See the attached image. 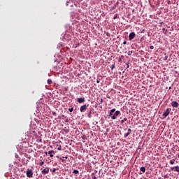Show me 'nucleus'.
<instances>
[{
  "instance_id": "f257e3e1",
  "label": "nucleus",
  "mask_w": 179,
  "mask_h": 179,
  "mask_svg": "<svg viewBox=\"0 0 179 179\" xmlns=\"http://www.w3.org/2000/svg\"><path fill=\"white\" fill-rule=\"evenodd\" d=\"M27 177L28 178H33V169H28L27 171Z\"/></svg>"
},
{
  "instance_id": "f03ea898",
  "label": "nucleus",
  "mask_w": 179,
  "mask_h": 179,
  "mask_svg": "<svg viewBox=\"0 0 179 179\" xmlns=\"http://www.w3.org/2000/svg\"><path fill=\"white\" fill-rule=\"evenodd\" d=\"M170 113H171V108H168L166 112L163 113V117H164V118H166L169 116V114H170Z\"/></svg>"
},
{
  "instance_id": "7ed1b4c3",
  "label": "nucleus",
  "mask_w": 179,
  "mask_h": 179,
  "mask_svg": "<svg viewBox=\"0 0 179 179\" xmlns=\"http://www.w3.org/2000/svg\"><path fill=\"white\" fill-rule=\"evenodd\" d=\"M87 110V105L85 104L80 106V113H85Z\"/></svg>"
},
{
  "instance_id": "20e7f679",
  "label": "nucleus",
  "mask_w": 179,
  "mask_h": 179,
  "mask_svg": "<svg viewBox=\"0 0 179 179\" xmlns=\"http://www.w3.org/2000/svg\"><path fill=\"white\" fill-rule=\"evenodd\" d=\"M136 36V34H135V32H131L129 35V40L132 41L135 38Z\"/></svg>"
},
{
  "instance_id": "39448f33",
  "label": "nucleus",
  "mask_w": 179,
  "mask_h": 179,
  "mask_svg": "<svg viewBox=\"0 0 179 179\" xmlns=\"http://www.w3.org/2000/svg\"><path fill=\"white\" fill-rule=\"evenodd\" d=\"M121 114V112H120V110H117L115 114L111 117L112 120H116L117 117H118V115Z\"/></svg>"
},
{
  "instance_id": "423d86ee",
  "label": "nucleus",
  "mask_w": 179,
  "mask_h": 179,
  "mask_svg": "<svg viewBox=\"0 0 179 179\" xmlns=\"http://www.w3.org/2000/svg\"><path fill=\"white\" fill-rule=\"evenodd\" d=\"M171 106H172V107H173L174 108H178V106H179V103H177V101H172L171 103Z\"/></svg>"
},
{
  "instance_id": "0eeeda50",
  "label": "nucleus",
  "mask_w": 179,
  "mask_h": 179,
  "mask_svg": "<svg viewBox=\"0 0 179 179\" xmlns=\"http://www.w3.org/2000/svg\"><path fill=\"white\" fill-rule=\"evenodd\" d=\"M50 173V168L47 167L42 171V174H48Z\"/></svg>"
},
{
  "instance_id": "6e6552de",
  "label": "nucleus",
  "mask_w": 179,
  "mask_h": 179,
  "mask_svg": "<svg viewBox=\"0 0 179 179\" xmlns=\"http://www.w3.org/2000/svg\"><path fill=\"white\" fill-rule=\"evenodd\" d=\"M78 103H80V104H82V103H85V98H78L77 99Z\"/></svg>"
},
{
  "instance_id": "1a4fd4ad",
  "label": "nucleus",
  "mask_w": 179,
  "mask_h": 179,
  "mask_svg": "<svg viewBox=\"0 0 179 179\" xmlns=\"http://www.w3.org/2000/svg\"><path fill=\"white\" fill-rule=\"evenodd\" d=\"M48 155H50V157H54V155H55V152L54 150H50L48 152Z\"/></svg>"
},
{
  "instance_id": "9d476101",
  "label": "nucleus",
  "mask_w": 179,
  "mask_h": 179,
  "mask_svg": "<svg viewBox=\"0 0 179 179\" xmlns=\"http://www.w3.org/2000/svg\"><path fill=\"white\" fill-rule=\"evenodd\" d=\"M141 171H142V173H145L146 171V168H145L144 166L141 167L140 169Z\"/></svg>"
},
{
  "instance_id": "9b49d317",
  "label": "nucleus",
  "mask_w": 179,
  "mask_h": 179,
  "mask_svg": "<svg viewBox=\"0 0 179 179\" xmlns=\"http://www.w3.org/2000/svg\"><path fill=\"white\" fill-rule=\"evenodd\" d=\"M73 174H75L76 176H77V174H79V171L75 169L73 171Z\"/></svg>"
},
{
  "instance_id": "f8f14e48",
  "label": "nucleus",
  "mask_w": 179,
  "mask_h": 179,
  "mask_svg": "<svg viewBox=\"0 0 179 179\" xmlns=\"http://www.w3.org/2000/svg\"><path fill=\"white\" fill-rule=\"evenodd\" d=\"M127 117H124L123 120H122L121 121H120V122H121V124H124V122H125V121H127Z\"/></svg>"
},
{
  "instance_id": "ddd939ff",
  "label": "nucleus",
  "mask_w": 179,
  "mask_h": 179,
  "mask_svg": "<svg viewBox=\"0 0 179 179\" xmlns=\"http://www.w3.org/2000/svg\"><path fill=\"white\" fill-rule=\"evenodd\" d=\"M129 135H131V132H127V134H124V138L128 137Z\"/></svg>"
},
{
  "instance_id": "4468645a",
  "label": "nucleus",
  "mask_w": 179,
  "mask_h": 179,
  "mask_svg": "<svg viewBox=\"0 0 179 179\" xmlns=\"http://www.w3.org/2000/svg\"><path fill=\"white\" fill-rule=\"evenodd\" d=\"M175 162H176V159H173L171 160L170 161V164H174Z\"/></svg>"
},
{
  "instance_id": "2eb2a0df",
  "label": "nucleus",
  "mask_w": 179,
  "mask_h": 179,
  "mask_svg": "<svg viewBox=\"0 0 179 179\" xmlns=\"http://www.w3.org/2000/svg\"><path fill=\"white\" fill-rule=\"evenodd\" d=\"M175 171H177L178 173H179V166H175Z\"/></svg>"
},
{
  "instance_id": "dca6fc26",
  "label": "nucleus",
  "mask_w": 179,
  "mask_h": 179,
  "mask_svg": "<svg viewBox=\"0 0 179 179\" xmlns=\"http://www.w3.org/2000/svg\"><path fill=\"white\" fill-rule=\"evenodd\" d=\"M52 83V80L51 79L48 80V84L51 85Z\"/></svg>"
},
{
  "instance_id": "f3484780",
  "label": "nucleus",
  "mask_w": 179,
  "mask_h": 179,
  "mask_svg": "<svg viewBox=\"0 0 179 179\" xmlns=\"http://www.w3.org/2000/svg\"><path fill=\"white\" fill-rule=\"evenodd\" d=\"M92 179H97V177H96V176H94V173H92Z\"/></svg>"
},
{
  "instance_id": "a211bd4d",
  "label": "nucleus",
  "mask_w": 179,
  "mask_h": 179,
  "mask_svg": "<svg viewBox=\"0 0 179 179\" xmlns=\"http://www.w3.org/2000/svg\"><path fill=\"white\" fill-rule=\"evenodd\" d=\"M171 170L172 171H176V166L171 167Z\"/></svg>"
},
{
  "instance_id": "6ab92c4d",
  "label": "nucleus",
  "mask_w": 179,
  "mask_h": 179,
  "mask_svg": "<svg viewBox=\"0 0 179 179\" xmlns=\"http://www.w3.org/2000/svg\"><path fill=\"white\" fill-rule=\"evenodd\" d=\"M110 113H112L113 114V113H115V108L110 110Z\"/></svg>"
},
{
  "instance_id": "aec40b11",
  "label": "nucleus",
  "mask_w": 179,
  "mask_h": 179,
  "mask_svg": "<svg viewBox=\"0 0 179 179\" xmlns=\"http://www.w3.org/2000/svg\"><path fill=\"white\" fill-rule=\"evenodd\" d=\"M69 111L70 113H72V111H73V108H69Z\"/></svg>"
},
{
  "instance_id": "412c9836",
  "label": "nucleus",
  "mask_w": 179,
  "mask_h": 179,
  "mask_svg": "<svg viewBox=\"0 0 179 179\" xmlns=\"http://www.w3.org/2000/svg\"><path fill=\"white\" fill-rule=\"evenodd\" d=\"M62 147L61 145L59 146V148H57V150H62Z\"/></svg>"
},
{
  "instance_id": "4be33fe9",
  "label": "nucleus",
  "mask_w": 179,
  "mask_h": 179,
  "mask_svg": "<svg viewBox=\"0 0 179 179\" xmlns=\"http://www.w3.org/2000/svg\"><path fill=\"white\" fill-rule=\"evenodd\" d=\"M91 114H92V111H90V112H89V113H88V117H89V118H90V117H91V116H90V115H91Z\"/></svg>"
},
{
  "instance_id": "5701e85b",
  "label": "nucleus",
  "mask_w": 179,
  "mask_h": 179,
  "mask_svg": "<svg viewBox=\"0 0 179 179\" xmlns=\"http://www.w3.org/2000/svg\"><path fill=\"white\" fill-rule=\"evenodd\" d=\"M114 68H115V64H113V65L111 66V69H114Z\"/></svg>"
},
{
  "instance_id": "b1692460",
  "label": "nucleus",
  "mask_w": 179,
  "mask_h": 179,
  "mask_svg": "<svg viewBox=\"0 0 179 179\" xmlns=\"http://www.w3.org/2000/svg\"><path fill=\"white\" fill-rule=\"evenodd\" d=\"M150 50H153V49L155 48V46L151 45V46L150 47Z\"/></svg>"
},
{
  "instance_id": "393cba45",
  "label": "nucleus",
  "mask_w": 179,
  "mask_h": 179,
  "mask_svg": "<svg viewBox=\"0 0 179 179\" xmlns=\"http://www.w3.org/2000/svg\"><path fill=\"white\" fill-rule=\"evenodd\" d=\"M113 113H111V112H110V113H109V117H113Z\"/></svg>"
},
{
  "instance_id": "a878e982",
  "label": "nucleus",
  "mask_w": 179,
  "mask_h": 179,
  "mask_svg": "<svg viewBox=\"0 0 179 179\" xmlns=\"http://www.w3.org/2000/svg\"><path fill=\"white\" fill-rule=\"evenodd\" d=\"M43 164H44V162H41L39 164L40 166H43Z\"/></svg>"
},
{
  "instance_id": "bb28decb",
  "label": "nucleus",
  "mask_w": 179,
  "mask_h": 179,
  "mask_svg": "<svg viewBox=\"0 0 179 179\" xmlns=\"http://www.w3.org/2000/svg\"><path fill=\"white\" fill-rule=\"evenodd\" d=\"M55 171H57V169L55 168H54L52 170V173H55Z\"/></svg>"
},
{
  "instance_id": "cd10ccee",
  "label": "nucleus",
  "mask_w": 179,
  "mask_h": 179,
  "mask_svg": "<svg viewBox=\"0 0 179 179\" xmlns=\"http://www.w3.org/2000/svg\"><path fill=\"white\" fill-rule=\"evenodd\" d=\"M128 132H130L131 134V132H132V130L131 129H128Z\"/></svg>"
},
{
  "instance_id": "c85d7f7f",
  "label": "nucleus",
  "mask_w": 179,
  "mask_h": 179,
  "mask_svg": "<svg viewBox=\"0 0 179 179\" xmlns=\"http://www.w3.org/2000/svg\"><path fill=\"white\" fill-rule=\"evenodd\" d=\"M96 83H100V80H96Z\"/></svg>"
},
{
  "instance_id": "c756f323",
  "label": "nucleus",
  "mask_w": 179,
  "mask_h": 179,
  "mask_svg": "<svg viewBox=\"0 0 179 179\" xmlns=\"http://www.w3.org/2000/svg\"><path fill=\"white\" fill-rule=\"evenodd\" d=\"M132 54V52H129V55H131Z\"/></svg>"
},
{
  "instance_id": "7c9ffc66",
  "label": "nucleus",
  "mask_w": 179,
  "mask_h": 179,
  "mask_svg": "<svg viewBox=\"0 0 179 179\" xmlns=\"http://www.w3.org/2000/svg\"><path fill=\"white\" fill-rule=\"evenodd\" d=\"M123 44H124V45L127 44V41H124Z\"/></svg>"
},
{
  "instance_id": "2f4dec72",
  "label": "nucleus",
  "mask_w": 179,
  "mask_h": 179,
  "mask_svg": "<svg viewBox=\"0 0 179 179\" xmlns=\"http://www.w3.org/2000/svg\"><path fill=\"white\" fill-rule=\"evenodd\" d=\"M63 159H68V157H63Z\"/></svg>"
},
{
  "instance_id": "473e14b6",
  "label": "nucleus",
  "mask_w": 179,
  "mask_h": 179,
  "mask_svg": "<svg viewBox=\"0 0 179 179\" xmlns=\"http://www.w3.org/2000/svg\"><path fill=\"white\" fill-rule=\"evenodd\" d=\"M62 162H65V160L64 159H62Z\"/></svg>"
},
{
  "instance_id": "72a5a7b5",
  "label": "nucleus",
  "mask_w": 179,
  "mask_h": 179,
  "mask_svg": "<svg viewBox=\"0 0 179 179\" xmlns=\"http://www.w3.org/2000/svg\"><path fill=\"white\" fill-rule=\"evenodd\" d=\"M167 59V56L165 57V60Z\"/></svg>"
},
{
  "instance_id": "f704fd0d",
  "label": "nucleus",
  "mask_w": 179,
  "mask_h": 179,
  "mask_svg": "<svg viewBox=\"0 0 179 179\" xmlns=\"http://www.w3.org/2000/svg\"><path fill=\"white\" fill-rule=\"evenodd\" d=\"M119 62H121V59H119Z\"/></svg>"
},
{
  "instance_id": "c9c22d12",
  "label": "nucleus",
  "mask_w": 179,
  "mask_h": 179,
  "mask_svg": "<svg viewBox=\"0 0 179 179\" xmlns=\"http://www.w3.org/2000/svg\"><path fill=\"white\" fill-rule=\"evenodd\" d=\"M101 103H103V99L101 100Z\"/></svg>"
},
{
  "instance_id": "e433bc0d",
  "label": "nucleus",
  "mask_w": 179,
  "mask_h": 179,
  "mask_svg": "<svg viewBox=\"0 0 179 179\" xmlns=\"http://www.w3.org/2000/svg\"><path fill=\"white\" fill-rule=\"evenodd\" d=\"M163 30L164 31L165 29H163Z\"/></svg>"
}]
</instances>
